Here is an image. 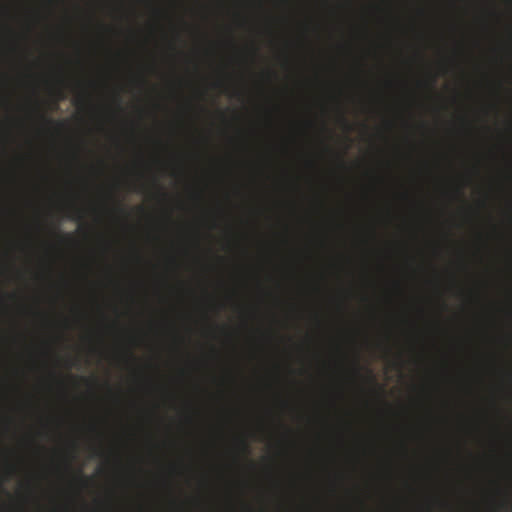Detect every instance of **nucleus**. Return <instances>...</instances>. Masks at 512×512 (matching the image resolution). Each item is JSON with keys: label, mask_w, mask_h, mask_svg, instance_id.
<instances>
[{"label": "nucleus", "mask_w": 512, "mask_h": 512, "mask_svg": "<svg viewBox=\"0 0 512 512\" xmlns=\"http://www.w3.org/2000/svg\"><path fill=\"white\" fill-rule=\"evenodd\" d=\"M118 209L122 212L123 211V207L122 206H119Z\"/></svg>", "instance_id": "obj_11"}, {"label": "nucleus", "mask_w": 512, "mask_h": 512, "mask_svg": "<svg viewBox=\"0 0 512 512\" xmlns=\"http://www.w3.org/2000/svg\"><path fill=\"white\" fill-rule=\"evenodd\" d=\"M69 218L80 221L83 219V215L79 209H76L73 214L69 215Z\"/></svg>", "instance_id": "obj_1"}, {"label": "nucleus", "mask_w": 512, "mask_h": 512, "mask_svg": "<svg viewBox=\"0 0 512 512\" xmlns=\"http://www.w3.org/2000/svg\"><path fill=\"white\" fill-rule=\"evenodd\" d=\"M57 125H58L59 127H63V126H64V123H63V122H57Z\"/></svg>", "instance_id": "obj_7"}, {"label": "nucleus", "mask_w": 512, "mask_h": 512, "mask_svg": "<svg viewBox=\"0 0 512 512\" xmlns=\"http://www.w3.org/2000/svg\"><path fill=\"white\" fill-rule=\"evenodd\" d=\"M240 444H241V446H242L243 451H244V452H248V449H249L248 443H247L245 440H243V439H242V440L240 441Z\"/></svg>", "instance_id": "obj_2"}, {"label": "nucleus", "mask_w": 512, "mask_h": 512, "mask_svg": "<svg viewBox=\"0 0 512 512\" xmlns=\"http://www.w3.org/2000/svg\"><path fill=\"white\" fill-rule=\"evenodd\" d=\"M58 95H59V99H63L64 98V94L61 90H58Z\"/></svg>", "instance_id": "obj_5"}, {"label": "nucleus", "mask_w": 512, "mask_h": 512, "mask_svg": "<svg viewBox=\"0 0 512 512\" xmlns=\"http://www.w3.org/2000/svg\"><path fill=\"white\" fill-rule=\"evenodd\" d=\"M63 238L71 240L70 236L67 235L63 236Z\"/></svg>", "instance_id": "obj_10"}, {"label": "nucleus", "mask_w": 512, "mask_h": 512, "mask_svg": "<svg viewBox=\"0 0 512 512\" xmlns=\"http://www.w3.org/2000/svg\"><path fill=\"white\" fill-rule=\"evenodd\" d=\"M128 356H129L130 358L134 359V355H133V353H132V352H129V353H128Z\"/></svg>", "instance_id": "obj_8"}, {"label": "nucleus", "mask_w": 512, "mask_h": 512, "mask_svg": "<svg viewBox=\"0 0 512 512\" xmlns=\"http://www.w3.org/2000/svg\"><path fill=\"white\" fill-rule=\"evenodd\" d=\"M342 121H343L345 124H347V123H348V122H347V120H346V118H344V117H342Z\"/></svg>", "instance_id": "obj_9"}, {"label": "nucleus", "mask_w": 512, "mask_h": 512, "mask_svg": "<svg viewBox=\"0 0 512 512\" xmlns=\"http://www.w3.org/2000/svg\"><path fill=\"white\" fill-rule=\"evenodd\" d=\"M84 100H85V98H84V97H80V98H78V99H77V103H76V104H77V105H78V104H82V103L84 102Z\"/></svg>", "instance_id": "obj_4"}, {"label": "nucleus", "mask_w": 512, "mask_h": 512, "mask_svg": "<svg viewBox=\"0 0 512 512\" xmlns=\"http://www.w3.org/2000/svg\"><path fill=\"white\" fill-rule=\"evenodd\" d=\"M41 118L49 123H52V120L47 119L44 115H41Z\"/></svg>", "instance_id": "obj_6"}, {"label": "nucleus", "mask_w": 512, "mask_h": 512, "mask_svg": "<svg viewBox=\"0 0 512 512\" xmlns=\"http://www.w3.org/2000/svg\"><path fill=\"white\" fill-rule=\"evenodd\" d=\"M79 479H80V482H81V484H82L83 486H86V485H87V483H88V478H87V477H85V476L81 475Z\"/></svg>", "instance_id": "obj_3"}]
</instances>
